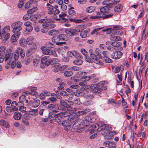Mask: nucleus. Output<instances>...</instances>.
I'll return each instance as SVG.
<instances>
[{
  "label": "nucleus",
  "mask_w": 148,
  "mask_h": 148,
  "mask_svg": "<svg viewBox=\"0 0 148 148\" xmlns=\"http://www.w3.org/2000/svg\"><path fill=\"white\" fill-rule=\"evenodd\" d=\"M122 27L118 25L114 26L113 27V31L114 32L110 35V39L112 40L120 41L122 38L117 35H121L123 34L122 31L121 30Z\"/></svg>",
  "instance_id": "1"
},
{
  "label": "nucleus",
  "mask_w": 148,
  "mask_h": 148,
  "mask_svg": "<svg viewBox=\"0 0 148 148\" xmlns=\"http://www.w3.org/2000/svg\"><path fill=\"white\" fill-rule=\"evenodd\" d=\"M59 60L56 58H54L51 60L49 59L48 57L45 56L42 58L41 62L40 67L42 68H44L45 66H49L51 63L52 64L56 65V64H60L59 63Z\"/></svg>",
  "instance_id": "2"
},
{
  "label": "nucleus",
  "mask_w": 148,
  "mask_h": 148,
  "mask_svg": "<svg viewBox=\"0 0 148 148\" xmlns=\"http://www.w3.org/2000/svg\"><path fill=\"white\" fill-rule=\"evenodd\" d=\"M91 87L92 91L97 93H99L101 92L103 90H106L107 88L106 86L103 87L101 88L99 85L97 84H92Z\"/></svg>",
  "instance_id": "3"
},
{
  "label": "nucleus",
  "mask_w": 148,
  "mask_h": 148,
  "mask_svg": "<svg viewBox=\"0 0 148 148\" xmlns=\"http://www.w3.org/2000/svg\"><path fill=\"white\" fill-rule=\"evenodd\" d=\"M22 23L20 21H18L13 23L11 25V27L13 29V32H19V31L22 29L21 26Z\"/></svg>",
  "instance_id": "4"
},
{
  "label": "nucleus",
  "mask_w": 148,
  "mask_h": 148,
  "mask_svg": "<svg viewBox=\"0 0 148 148\" xmlns=\"http://www.w3.org/2000/svg\"><path fill=\"white\" fill-rule=\"evenodd\" d=\"M12 50L10 49H8L6 51L4 57L5 61L7 62V64H10V62L12 61V55L11 54Z\"/></svg>",
  "instance_id": "5"
},
{
  "label": "nucleus",
  "mask_w": 148,
  "mask_h": 148,
  "mask_svg": "<svg viewBox=\"0 0 148 148\" xmlns=\"http://www.w3.org/2000/svg\"><path fill=\"white\" fill-rule=\"evenodd\" d=\"M72 121L73 124L72 125L73 128L74 130H77L78 132H81L82 130H84V127H81V125L78 121Z\"/></svg>",
  "instance_id": "6"
},
{
  "label": "nucleus",
  "mask_w": 148,
  "mask_h": 148,
  "mask_svg": "<svg viewBox=\"0 0 148 148\" xmlns=\"http://www.w3.org/2000/svg\"><path fill=\"white\" fill-rule=\"evenodd\" d=\"M87 92V90L82 87L80 89L77 90L76 91L74 92L73 94L77 96H84Z\"/></svg>",
  "instance_id": "7"
},
{
  "label": "nucleus",
  "mask_w": 148,
  "mask_h": 148,
  "mask_svg": "<svg viewBox=\"0 0 148 148\" xmlns=\"http://www.w3.org/2000/svg\"><path fill=\"white\" fill-rule=\"evenodd\" d=\"M123 54L122 52L119 51H116L112 53L111 56V57L115 60L118 59L122 56Z\"/></svg>",
  "instance_id": "8"
},
{
  "label": "nucleus",
  "mask_w": 148,
  "mask_h": 148,
  "mask_svg": "<svg viewBox=\"0 0 148 148\" xmlns=\"http://www.w3.org/2000/svg\"><path fill=\"white\" fill-rule=\"evenodd\" d=\"M103 145L108 148H116V145L113 141H106L103 143Z\"/></svg>",
  "instance_id": "9"
},
{
  "label": "nucleus",
  "mask_w": 148,
  "mask_h": 148,
  "mask_svg": "<svg viewBox=\"0 0 148 148\" xmlns=\"http://www.w3.org/2000/svg\"><path fill=\"white\" fill-rule=\"evenodd\" d=\"M73 124L72 120H65L63 121L62 123V125L64 127H65L66 128L65 130H67L69 129V127Z\"/></svg>",
  "instance_id": "10"
},
{
  "label": "nucleus",
  "mask_w": 148,
  "mask_h": 148,
  "mask_svg": "<svg viewBox=\"0 0 148 148\" xmlns=\"http://www.w3.org/2000/svg\"><path fill=\"white\" fill-rule=\"evenodd\" d=\"M85 120L90 123L95 122L96 119L95 116L93 114H90L85 118Z\"/></svg>",
  "instance_id": "11"
},
{
  "label": "nucleus",
  "mask_w": 148,
  "mask_h": 148,
  "mask_svg": "<svg viewBox=\"0 0 148 148\" xmlns=\"http://www.w3.org/2000/svg\"><path fill=\"white\" fill-rule=\"evenodd\" d=\"M21 33L20 32H17L11 36V41L12 42H14L16 41L20 35Z\"/></svg>",
  "instance_id": "12"
},
{
  "label": "nucleus",
  "mask_w": 148,
  "mask_h": 148,
  "mask_svg": "<svg viewBox=\"0 0 148 148\" xmlns=\"http://www.w3.org/2000/svg\"><path fill=\"white\" fill-rule=\"evenodd\" d=\"M43 54L46 55H49L50 56H56V53L55 51H53L52 50L47 49L43 51Z\"/></svg>",
  "instance_id": "13"
},
{
  "label": "nucleus",
  "mask_w": 148,
  "mask_h": 148,
  "mask_svg": "<svg viewBox=\"0 0 148 148\" xmlns=\"http://www.w3.org/2000/svg\"><path fill=\"white\" fill-rule=\"evenodd\" d=\"M65 32L66 34H68L66 36L68 37H69V38L70 36H72L77 35L75 32V30L74 29H67L66 30Z\"/></svg>",
  "instance_id": "14"
},
{
  "label": "nucleus",
  "mask_w": 148,
  "mask_h": 148,
  "mask_svg": "<svg viewBox=\"0 0 148 148\" xmlns=\"http://www.w3.org/2000/svg\"><path fill=\"white\" fill-rule=\"evenodd\" d=\"M90 110L89 108H86L83 109L82 110L79 111L77 112L76 113L77 115L78 116L84 115L87 112L90 111Z\"/></svg>",
  "instance_id": "15"
},
{
  "label": "nucleus",
  "mask_w": 148,
  "mask_h": 148,
  "mask_svg": "<svg viewBox=\"0 0 148 148\" xmlns=\"http://www.w3.org/2000/svg\"><path fill=\"white\" fill-rule=\"evenodd\" d=\"M99 127H98V131H101L102 130H104L107 129L108 127V125L106 124H102V123H99V125H98Z\"/></svg>",
  "instance_id": "16"
},
{
  "label": "nucleus",
  "mask_w": 148,
  "mask_h": 148,
  "mask_svg": "<svg viewBox=\"0 0 148 148\" xmlns=\"http://www.w3.org/2000/svg\"><path fill=\"white\" fill-rule=\"evenodd\" d=\"M19 102H18L17 103V105L18 106V104L20 103H22L24 102L26 103H28V101L26 99V96L23 95L19 97Z\"/></svg>",
  "instance_id": "17"
},
{
  "label": "nucleus",
  "mask_w": 148,
  "mask_h": 148,
  "mask_svg": "<svg viewBox=\"0 0 148 148\" xmlns=\"http://www.w3.org/2000/svg\"><path fill=\"white\" fill-rule=\"evenodd\" d=\"M36 0H29L26 3L24 7L26 10L28 9L32 5L35 3Z\"/></svg>",
  "instance_id": "18"
},
{
  "label": "nucleus",
  "mask_w": 148,
  "mask_h": 148,
  "mask_svg": "<svg viewBox=\"0 0 148 148\" xmlns=\"http://www.w3.org/2000/svg\"><path fill=\"white\" fill-rule=\"evenodd\" d=\"M58 38L60 40H66L68 39L69 37L67 36L65 34H61L58 35Z\"/></svg>",
  "instance_id": "19"
},
{
  "label": "nucleus",
  "mask_w": 148,
  "mask_h": 148,
  "mask_svg": "<svg viewBox=\"0 0 148 148\" xmlns=\"http://www.w3.org/2000/svg\"><path fill=\"white\" fill-rule=\"evenodd\" d=\"M63 120V118L61 113H60L56 114V116L55 118V121L56 122L59 123L61 122Z\"/></svg>",
  "instance_id": "20"
},
{
  "label": "nucleus",
  "mask_w": 148,
  "mask_h": 148,
  "mask_svg": "<svg viewBox=\"0 0 148 148\" xmlns=\"http://www.w3.org/2000/svg\"><path fill=\"white\" fill-rule=\"evenodd\" d=\"M105 138L107 139H112L111 136H112V131L107 130L105 133Z\"/></svg>",
  "instance_id": "21"
},
{
  "label": "nucleus",
  "mask_w": 148,
  "mask_h": 148,
  "mask_svg": "<svg viewBox=\"0 0 148 148\" xmlns=\"http://www.w3.org/2000/svg\"><path fill=\"white\" fill-rule=\"evenodd\" d=\"M0 35V38L3 40H7L10 36V33H5L4 34H2L1 32Z\"/></svg>",
  "instance_id": "22"
},
{
  "label": "nucleus",
  "mask_w": 148,
  "mask_h": 148,
  "mask_svg": "<svg viewBox=\"0 0 148 148\" xmlns=\"http://www.w3.org/2000/svg\"><path fill=\"white\" fill-rule=\"evenodd\" d=\"M13 118L16 120H20L21 117V114L18 112H15L13 114Z\"/></svg>",
  "instance_id": "23"
},
{
  "label": "nucleus",
  "mask_w": 148,
  "mask_h": 148,
  "mask_svg": "<svg viewBox=\"0 0 148 148\" xmlns=\"http://www.w3.org/2000/svg\"><path fill=\"white\" fill-rule=\"evenodd\" d=\"M0 125L6 128H8L10 126L8 122H6L3 119H1L0 121Z\"/></svg>",
  "instance_id": "24"
},
{
  "label": "nucleus",
  "mask_w": 148,
  "mask_h": 148,
  "mask_svg": "<svg viewBox=\"0 0 148 148\" xmlns=\"http://www.w3.org/2000/svg\"><path fill=\"white\" fill-rule=\"evenodd\" d=\"M99 125V124H95L92 125L91 126V128L90 129V132H94L96 131H98V127L99 126L98 125Z\"/></svg>",
  "instance_id": "25"
},
{
  "label": "nucleus",
  "mask_w": 148,
  "mask_h": 148,
  "mask_svg": "<svg viewBox=\"0 0 148 148\" xmlns=\"http://www.w3.org/2000/svg\"><path fill=\"white\" fill-rule=\"evenodd\" d=\"M10 30V26L7 25L4 27L2 31H1V33L3 34L5 33H9Z\"/></svg>",
  "instance_id": "26"
},
{
  "label": "nucleus",
  "mask_w": 148,
  "mask_h": 148,
  "mask_svg": "<svg viewBox=\"0 0 148 148\" xmlns=\"http://www.w3.org/2000/svg\"><path fill=\"white\" fill-rule=\"evenodd\" d=\"M78 88V86L77 85H72L69 86V88L66 89V91L69 92L73 91L72 89H77Z\"/></svg>",
  "instance_id": "27"
},
{
  "label": "nucleus",
  "mask_w": 148,
  "mask_h": 148,
  "mask_svg": "<svg viewBox=\"0 0 148 148\" xmlns=\"http://www.w3.org/2000/svg\"><path fill=\"white\" fill-rule=\"evenodd\" d=\"M40 103V101L38 99H36L33 101L32 103V106L34 108H36L39 106Z\"/></svg>",
  "instance_id": "28"
},
{
  "label": "nucleus",
  "mask_w": 148,
  "mask_h": 148,
  "mask_svg": "<svg viewBox=\"0 0 148 148\" xmlns=\"http://www.w3.org/2000/svg\"><path fill=\"white\" fill-rule=\"evenodd\" d=\"M53 66L54 68L53 71L55 72H58L62 69V67L60 64H56V65H54Z\"/></svg>",
  "instance_id": "29"
},
{
  "label": "nucleus",
  "mask_w": 148,
  "mask_h": 148,
  "mask_svg": "<svg viewBox=\"0 0 148 148\" xmlns=\"http://www.w3.org/2000/svg\"><path fill=\"white\" fill-rule=\"evenodd\" d=\"M122 5L120 4H119L115 7L114 11L116 12H119L122 10Z\"/></svg>",
  "instance_id": "30"
},
{
  "label": "nucleus",
  "mask_w": 148,
  "mask_h": 148,
  "mask_svg": "<svg viewBox=\"0 0 148 148\" xmlns=\"http://www.w3.org/2000/svg\"><path fill=\"white\" fill-rule=\"evenodd\" d=\"M29 114L33 116H34L38 114V109H31L29 111Z\"/></svg>",
  "instance_id": "31"
},
{
  "label": "nucleus",
  "mask_w": 148,
  "mask_h": 148,
  "mask_svg": "<svg viewBox=\"0 0 148 148\" xmlns=\"http://www.w3.org/2000/svg\"><path fill=\"white\" fill-rule=\"evenodd\" d=\"M19 42L20 45L22 47L25 46L27 44L26 40L23 38H22L20 40Z\"/></svg>",
  "instance_id": "32"
},
{
  "label": "nucleus",
  "mask_w": 148,
  "mask_h": 148,
  "mask_svg": "<svg viewBox=\"0 0 148 148\" xmlns=\"http://www.w3.org/2000/svg\"><path fill=\"white\" fill-rule=\"evenodd\" d=\"M34 40L33 37L32 36H30L27 38L26 40L27 43L28 45H30L32 43Z\"/></svg>",
  "instance_id": "33"
},
{
  "label": "nucleus",
  "mask_w": 148,
  "mask_h": 148,
  "mask_svg": "<svg viewBox=\"0 0 148 148\" xmlns=\"http://www.w3.org/2000/svg\"><path fill=\"white\" fill-rule=\"evenodd\" d=\"M58 33V31L55 29L51 30L48 32V34L50 36H54L57 34Z\"/></svg>",
  "instance_id": "34"
},
{
  "label": "nucleus",
  "mask_w": 148,
  "mask_h": 148,
  "mask_svg": "<svg viewBox=\"0 0 148 148\" xmlns=\"http://www.w3.org/2000/svg\"><path fill=\"white\" fill-rule=\"evenodd\" d=\"M86 72L79 71L77 72L76 75L78 77H81L82 79H83L84 75H86Z\"/></svg>",
  "instance_id": "35"
},
{
  "label": "nucleus",
  "mask_w": 148,
  "mask_h": 148,
  "mask_svg": "<svg viewBox=\"0 0 148 148\" xmlns=\"http://www.w3.org/2000/svg\"><path fill=\"white\" fill-rule=\"evenodd\" d=\"M73 95L72 94L68 93L65 96L64 99L66 101L71 100L73 99Z\"/></svg>",
  "instance_id": "36"
},
{
  "label": "nucleus",
  "mask_w": 148,
  "mask_h": 148,
  "mask_svg": "<svg viewBox=\"0 0 148 148\" xmlns=\"http://www.w3.org/2000/svg\"><path fill=\"white\" fill-rule=\"evenodd\" d=\"M95 10V7L94 6L88 7L86 9V11L88 13H90L93 12Z\"/></svg>",
  "instance_id": "37"
},
{
  "label": "nucleus",
  "mask_w": 148,
  "mask_h": 148,
  "mask_svg": "<svg viewBox=\"0 0 148 148\" xmlns=\"http://www.w3.org/2000/svg\"><path fill=\"white\" fill-rule=\"evenodd\" d=\"M84 29L83 26L82 25H78L75 28V32H79L81 31Z\"/></svg>",
  "instance_id": "38"
},
{
  "label": "nucleus",
  "mask_w": 148,
  "mask_h": 148,
  "mask_svg": "<svg viewBox=\"0 0 148 148\" xmlns=\"http://www.w3.org/2000/svg\"><path fill=\"white\" fill-rule=\"evenodd\" d=\"M38 9L36 7L33 8L29 9L27 11V13L28 14H31L34 12H35Z\"/></svg>",
  "instance_id": "39"
},
{
  "label": "nucleus",
  "mask_w": 148,
  "mask_h": 148,
  "mask_svg": "<svg viewBox=\"0 0 148 148\" xmlns=\"http://www.w3.org/2000/svg\"><path fill=\"white\" fill-rule=\"evenodd\" d=\"M31 58L27 57L25 58L24 61V63L26 65H28L32 61Z\"/></svg>",
  "instance_id": "40"
},
{
  "label": "nucleus",
  "mask_w": 148,
  "mask_h": 148,
  "mask_svg": "<svg viewBox=\"0 0 148 148\" xmlns=\"http://www.w3.org/2000/svg\"><path fill=\"white\" fill-rule=\"evenodd\" d=\"M96 64H98L101 66L103 65V63L101 60H100L99 59L97 58V57L93 61Z\"/></svg>",
  "instance_id": "41"
},
{
  "label": "nucleus",
  "mask_w": 148,
  "mask_h": 148,
  "mask_svg": "<svg viewBox=\"0 0 148 148\" xmlns=\"http://www.w3.org/2000/svg\"><path fill=\"white\" fill-rule=\"evenodd\" d=\"M6 111L8 112H12L13 111H15L18 110V108H13L12 109H11V107L10 106H7L5 108Z\"/></svg>",
  "instance_id": "42"
},
{
  "label": "nucleus",
  "mask_w": 148,
  "mask_h": 148,
  "mask_svg": "<svg viewBox=\"0 0 148 148\" xmlns=\"http://www.w3.org/2000/svg\"><path fill=\"white\" fill-rule=\"evenodd\" d=\"M108 9L106 5L105 6L103 7L100 9L101 12H102L103 13H107L108 12Z\"/></svg>",
  "instance_id": "43"
},
{
  "label": "nucleus",
  "mask_w": 148,
  "mask_h": 148,
  "mask_svg": "<svg viewBox=\"0 0 148 148\" xmlns=\"http://www.w3.org/2000/svg\"><path fill=\"white\" fill-rule=\"evenodd\" d=\"M64 75L66 77H70L73 75V73L71 71H66L64 72Z\"/></svg>",
  "instance_id": "44"
},
{
  "label": "nucleus",
  "mask_w": 148,
  "mask_h": 148,
  "mask_svg": "<svg viewBox=\"0 0 148 148\" xmlns=\"http://www.w3.org/2000/svg\"><path fill=\"white\" fill-rule=\"evenodd\" d=\"M45 45L46 47L49 48H53L55 47V45L50 42H47Z\"/></svg>",
  "instance_id": "45"
},
{
  "label": "nucleus",
  "mask_w": 148,
  "mask_h": 148,
  "mask_svg": "<svg viewBox=\"0 0 148 148\" xmlns=\"http://www.w3.org/2000/svg\"><path fill=\"white\" fill-rule=\"evenodd\" d=\"M54 22V20H52L51 21L49 22V21H48L47 22L43 23L42 25V27L44 28H46L47 27H48L49 25H50V23H53Z\"/></svg>",
  "instance_id": "46"
},
{
  "label": "nucleus",
  "mask_w": 148,
  "mask_h": 148,
  "mask_svg": "<svg viewBox=\"0 0 148 148\" xmlns=\"http://www.w3.org/2000/svg\"><path fill=\"white\" fill-rule=\"evenodd\" d=\"M73 63L77 65H81L83 63V61L81 59H77L73 61Z\"/></svg>",
  "instance_id": "47"
},
{
  "label": "nucleus",
  "mask_w": 148,
  "mask_h": 148,
  "mask_svg": "<svg viewBox=\"0 0 148 148\" xmlns=\"http://www.w3.org/2000/svg\"><path fill=\"white\" fill-rule=\"evenodd\" d=\"M81 68L80 67L76 66H71L69 68V69L72 71H78L81 69Z\"/></svg>",
  "instance_id": "48"
},
{
  "label": "nucleus",
  "mask_w": 148,
  "mask_h": 148,
  "mask_svg": "<svg viewBox=\"0 0 148 148\" xmlns=\"http://www.w3.org/2000/svg\"><path fill=\"white\" fill-rule=\"evenodd\" d=\"M74 8L73 7H71L70 8L69 10V14L71 15H73L75 14V12L73 10Z\"/></svg>",
  "instance_id": "49"
},
{
  "label": "nucleus",
  "mask_w": 148,
  "mask_h": 148,
  "mask_svg": "<svg viewBox=\"0 0 148 148\" xmlns=\"http://www.w3.org/2000/svg\"><path fill=\"white\" fill-rule=\"evenodd\" d=\"M73 56L76 58H81L80 54L76 51H73Z\"/></svg>",
  "instance_id": "50"
},
{
  "label": "nucleus",
  "mask_w": 148,
  "mask_h": 148,
  "mask_svg": "<svg viewBox=\"0 0 148 148\" xmlns=\"http://www.w3.org/2000/svg\"><path fill=\"white\" fill-rule=\"evenodd\" d=\"M87 35V32L86 30L82 31L80 33L81 36L83 38H85Z\"/></svg>",
  "instance_id": "51"
},
{
  "label": "nucleus",
  "mask_w": 148,
  "mask_h": 148,
  "mask_svg": "<svg viewBox=\"0 0 148 148\" xmlns=\"http://www.w3.org/2000/svg\"><path fill=\"white\" fill-rule=\"evenodd\" d=\"M64 49L61 48L58 49L57 51L59 54L61 55L62 56H63V55H64Z\"/></svg>",
  "instance_id": "52"
},
{
  "label": "nucleus",
  "mask_w": 148,
  "mask_h": 148,
  "mask_svg": "<svg viewBox=\"0 0 148 148\" xmlns=\"http://www.w3.org/2000/svg\"><path fill=\"white\" fill-rule=\"evenodd\" d=\"M112 13L110 14H105L104 13L103 16V19L109 18L112 17L113 15Z\"/></svg>",
  "instance_id": "53"
},
{
  "label": "nucleus",
  "mask_w": 148,
  "mask_h": 148,
  "mask_svg": "<svg viewBox=\"0 0 148 148\" xmlns=\"http://www.w3.org/2000/svg\"><path fill=\"white\" fill-rule=\"evenodd\" d=\"M23 52V49L22 48L18 47L16 50L15 51V53H17L18 54H20Z\"/></svg>",
  "instance_id": "54"
},
{
  "label": "nucleus",
  "mask_w": 148,
  "mask_h": 148,
  "mask_svg": "<svg viewBox=\"0 0 148 148\" xmlns=\"http://www.w3.org/2000/svg\"><path fill=\"white\" fill-rule=\"evenodd\" d=\"M33 52V50L30 48L27 51L26 53V56L27 57L30 56L32 54Z\"/></svg>",
  "instance_id": "55"
},
{
  "label": "nucleus",
  "mask_w": 148,
  "mask_h": 148,
  "mask_svg": "<svg viewBox=\"0 0 148 148\" xmlns=\"http://www.w3.org/2000/svg\"><path fill=\"white\" fill-rule=\"evenodd\" d=\"M40 62L39 60L37 59H35L34 60H33V64L35 66H38V65L39 63Z\"/></svg>",
  "instance_id": "56"
},
{
  "label": "nucleus",
  "mask_w": 148,
  "mask_h": 148,
  "mask_svg": "<svg viewBox=\"0 0 148 148\" xmlns=\"http://www.w3.org/2000/svg\"><path fill=\"white\" fill-rule=\"evenodd\" d=\"M104 14V13H103L102 12H98L97 13L96 16L98 18L102 17L103 19Z\"/></svg>",
  "instance_id": "57"
},
{
  "label": "nucleus",
  "mask_w": 148,
  "mask_h": 148,
  "mask_svg": "<svg viewBox=\"0 0 148 148\" xmlns=\"http://www.w3.org/2000/svg\"><path fill=\"white\" fill-rule=\"evenodd\" d=\"M84 97L88 99H91L93 98V95L88 94L85 95Z\"/></svg>",
  "instance_id": "58"
},
{
  "label": "nucleus",
  "mask_w": 148,
  "mask_h": 148,
  "mask_svg": "<svg viewBox=\"0 0 148 148\" xmlns=\"http://www.w3.org/2000/svg\"><path fill=\"white\" fill-rule=\"evenodd\" d=\"M60 103L61 106L65 107H66L67 106H68V104L63 100H60Z\"/></svg>",
  "instance_id": "59"
},
{
  "label": "nucleus",
  "mask_w": 148,
  "mask_h": 148,
  "mask_svg": "<svg viewBox=\"0 0 148 148\" xmlns=\"http://www.w3.org/2000/svg\"><path fill=\"white\" fill-rule=\"evenodd\" d=\"M56 116V114H54L53 112H51L49 113L48 117L49 118L51 119L55 117Z\"/></svg>",
  "instance_id": "60"
},
{
  "label": "nucleus",
  "mask_w": 148,
  "mask_h": 148,
  "mask_svg": "<svg viewBox=\"0 0 148 148\" xmlns=\"http://www.w3.org/2000/svg\"><path fill=\"white\" fill-rule=\"evenodd\" d=\"M57 98L55 97H51L48 99V100L50 101L51 102L56 101L57 100Z\"/></svg>",
  "instance_id": "61"
},
{
  "label": "nucleus",
  "mask_w": 148,
  "mask_h": 148,
  "mask_svg": "<svg viewBox=\"0 0 148 148\" xmlns=\"http://www.w3.org/2000/svg\"><path fill=\"white\" fill-rule=\"evenodd\" d=\"M69 20L71 21H74L76 23H81L83 22V21L82 20H75V19H70Z\"/></svg>",
  "instance_id": "62"
},
{
  "label": "nucleus",
  "mask_w": 148,
  "mask_h": 148,
  "mask_svg": "<svg viewBox=\"0 0 148 148\" xmlns=\"http://www.w3.org/2000/svg\"><path fill=\"white\" fill-rule=\"evenodd\" d=\"M83 78V79L84 80H82V81H87L90 80L91 78V77L90 76H85V75H84Z\"/></svg>",
  "instance_id": "63"
},
{
  "label": "nucleus",
  "mask_w": 148,
  "mask_h": 148,
  "mask_svg": "<svg viewBox=\"0 0 148 148\" xmlns=\"http://www.w3.org/2000/svg\"><path fill=\"white\" fill-rule=\"evenodd\" d=\"M104 61L107 63H111L112 62V60L110 58H109L108 57L105 58L104 59Z\"/></svg>",
  "instance_id": "64"
}]
</instances>
